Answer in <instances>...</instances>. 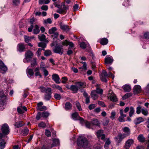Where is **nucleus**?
Instances as JSON below:
<instances>
[{
	"label": "nucleus",
	"instance_id": "9b49d317",
	"mask_svg": "<svg viewBox=\"0 0 149 149\" xmlns=\"http://www.w3.org/2000/svg\"><path fill=\"white\" fill-rule=\"evenodd\" d=\"M102 133L103 131L102 130H99L97 132L96 135L97 137L99 139H101L105 141V135L104 134H102Z\"/></svg>",
	"mask_w": 149,
	"mask_h": 149
},
{
	"label": "nucleus",
	"instance_id": "423d86ee",
	"mask_svg": "<svg viewBox=\"0 0 149 149\" xmlns=\"http://www.w3.org/2000/svg\"><path fill=\"white\" fill-rule=\"evenodd\" d=\"M126 137L125 134L121 133L118 134V135L115 138V141L118 143H120L123 139Z\"/></svg>",
	"mask_w": 149,
	"mask_h": 149
},
{
	"label": "nucleus",
	"instance_id": "7c9ffc66",
	"mask_svg": "<svg viewBox=\"0 0 149 149\" xmlns=\"http://www.w3.org/2000/svg\"><path fill=\"white\" fill-rule=\"evenodd\" d=\"M72 108V104L69 102H67L65 104V108L66 110H71Z\"/></svg>",
	"mask_w": 149,
	"mask_h": 149
},
{
	"label": "nucleus",
	"instance_id": "6ab92c4d",
	"mask_svg": "<svg viewBox=\"0 0 149 149\" xmlns=\"http://www.w3.org/2000/svg\"><path fill=\"white\" fill-rule=\"evenodd\" d=\"M0 69L2 71H3V72H1L2 73L5 72L7 70V67L4 65L3 62L1 61H0Z\"/></svg>",
	"mask_w": 149,
	"mask_h": 149
},
{
	"label": "nucleus",
	"instance_id": "bb28decb",
	"mask_svg": "<svg viewBox=\"0 0 149 149\" xmlns=\"http://www.w3.org/2000/svg\"><path fill=\"white\" fill-rule=\"evenodd\" d=\"M95 86L96 88L95 91L97 93L99 94L102 95L103 93V90L102 89L99 88L100 85L97 84Z\"/></svg>",
	"mask_w": 149,
	"mask_h": 149
},
{
	"label": "nucleus",
	"instance_id": "2eb2a0df",
	"mask_svg": "<svg viewBox=\"0 0 149 149\" xmlns=\"http://www.w3.org/2000/svg\"><path fill=\"white\" fill-rule=\"evenodd\" d=\"M134 140L132 139H129L126 142L125 148L127 149H129L131 145L134 143Z\"/></svg>",
	"mask_w": 149,
	"mask_h": 149
},
{
	"label": "nucleus",
	"instance_id": "2f4dec72",
	"mask_svg": "<svg viewBox=\"0 0 149 149\" xmlns=\"http://www.w3.org/2000/svg\"><path fill=\"white\" fill-rule=\"evenodd\" d=\"M123 88L125 92H128L131 90V87L130 85L126 84L123 86Z\"/></svg>",
	"mask_w": 149,
	"mask_h": 149
},
{
	"label": "nucleus",
	"instance_id": "a19ab883",
	"mask_svg": "<svg viewBox=\"0 0 149 149\" xmlns=\"http://www.w3.org/2000/svg\"><path fill=\"white\" fill-rule=\"evenodd\" d=\"M29 131L28 129L27 128H25L22 130L21 133L24 136H25L28 134Z\"/></svg>",
	"mask_w": 149,
	"mask_h": 149
},
{
	"label": "nucleus",
	"instance_id": "7ed1b4c3",
	"mask_svg": "<svg viewBox=\"0 0 149 149\" xmlns=\"http://www.w3.org/2000/svg\"><path fill=\"white\" fill-rule=\"evenodd\" d=\"M108 97L109 99L113 102H116L118 101V99L116 95L111 90H109L108 94Z\"/></svg>",
	"mask_w": 149,
	"mask_h": 149
},
{
	"label": "nucleus",
	"instance_id": "cd10ccee",
	"mask_svg": "<svg viewBox=\"0 0 149 149\" xmlns=\"http://www.w3.org/2000/svg\"><path fill=\"white\" fill-rule=\"evenodd\" d=\"M70 89L74 92V93H77L79 89L78 86L76 85H72L70 87Z\"/></svg>",
	"mask_w": 149,
	"mask_h": 149
},
{
	"label": "nucleus",
	"instance_id": "6e6552de",
	"mask_svg": "<svg viewBox=\"0 0 149 149\" xmlns=\"http://www.w3.org/2000/svg\"><path fill=\"white\" fill-rule=\"evenodd\" d=\"M113 61V59L111 56L107 55L106 56L104 59L105 64L107 65H111Z\"/></svg>",
	"mask_w": 149,
	"mask_h": 149
},
{
	"label": "nucleus",
	"instance_id": "473e14b6",
	"mask_svg": "<svg viewBox=\"0 0 149 149\" xmlns=\"http://www.w3.org/2000/svg\"><path fill=\"white\" fill-rule=\"evenodd\" d=\"M137 139L139 142L141 143L144 142L145 140V138L142 134H140L138 136Z\"/></svg>",
	"mask_w": 149,
	"mask_h": 149
},
{
	"label": "nucleus",
	"instance_id": "774afa93",
	"mask_svg": "<svg viewBox=\"0 0 149 149\" xmlns=\"http://www.w3.org/2000/svg\"><path fill=\"white\" fill-rule=\"evenodd\" d=\"M144 36L146 39H149V32L145 33L144 34Z\"/></svg>",
	"mask_w": 149,
	"mask_h": 149
},
{
	"label": "nucleus",
	"instance_id": "f03ea898",
	"mask_svg": "<svg viewBox=\"0 0 149 149\" xmlns=\"http://www.w3.org/2000/svg\"><path fill=\"white\" fill-rule=\"evenodd\" d=\"M88 144V141L85 137L80 136L78 138L77 144L78 146L84 148L87 146Z\"/></svg>",
	"mask_w": 149,
	"mask_h": 149
},
{
	"label": "nucleus",
	"instance_id": "9d476101",
	"mask_svg": "<svg viewBox=\"0 0 149 149\" xmlns=\"http://www.w3.org/2000/svg\"><path fill=\"white\" fill-rule=\"evenodd\" d=\"M43 103L42 102H40L38 103L36 109L37 110L40 111H43L47 109L46 107L42 106Z\"/></svg>",
	"mask_w": 149,
	"mask_h": 149
},
{
	"label": "nucleus",
	"instance_id": "0e129e2a",
	"mask_svg": "<svg viewBox=\"0 0 149 149\" xmlns=\"http://www.w3.org/2000/svg\"><path fill=\"white\" fill-rule=\"evenodd\" d=\"M80 46L83 49H85L86 47V44L83 42L80 43Z\"/></svg>",
	"mask_w": 149,
	"mask_h": 149
},
{
	"label": "nucleus",
	"instance_id": "5fc2aeb1",
	"mask_svg": "<svg viewBox=\"0 0 149 149\" xmlns=\"http://www.w3.org/2000/svg\"><path fill=\"white\" fill-rule=\"evenodd\" d=\"M38 38L40 41H44L45 39L46 36L45 35L42 34L40 36H39Z\"/></svg>",
	"mask_w": 149,
	"mask_h": 149
},
{
	"label": "nucleus",
	"instance_id": "864d4df0",
	"mask_svg": "<svg viewBox=\"0 0 149 149\" xmlns=\"http://www.w3.org/2000/svg\"><path fill=\"white\" fill-rule=\"evenodd\" d=\"M134 112V109L132 107H131L130 108V111L129 112V116L130 117L132 116Z\"/></svg>",
	"mask_w": 149,
	"mask_h": 149
},
{
	"label": "nucleus",
	"instance_id": "680f3d73",
	"mask_svg": "<svg viewBox=\"0 0 149 149\" xmlns=\"http://www.w3.org/2000/svg\"><path fill=\"white\" fill-rule=\"evenodd\" d=\"M81 63L83 64V65L81 68H79V69L82 68L84 70H86L87 69L86 64L85 62H81Z\"/></svg>",
	"mask_w": 149,
	"mask_h": 149
},
{
	"label": "nucleus",
	"instance_id": "ddd939ff",
	"mask_svg": "<svg viewBox=\"0 0 149 149\" xmlns=\"http://www.w3.org/2000/svg\"><path fill=\"white\" fill-rule=\"evenodd\" d=\"M60 26L61 29L63 31L68 32L70 30L69 26L67 25L61 23L60 24Z\"/></svg>",
	"mask_w": 149,
	"mask_h": 149
},
{
	"label": "nucleus",
	"instance_id": "4d7b16f0",
	"mask_svg": "<svg viewBox=\"0 0 149 149\" xmlns=\"http://www.w3.org/2000/svg\"><path fill=\"white\" fill-rule=\"evenodd\" d=\"M142 109L140 106H139L137 107L136 113L137 114H139L141 112V109Z\"/></svg>",
	"mask_w": 149,
	"mask_h": 149
},
{
	"label": "nucleus",
	"instance_id": "13d9d810",
	"mask_svg": "<svg viewBox=\"0 0 149 149\" xmlns=\"http://www.w3.org/2000/svg\"><path fill=\"white\" fill-rule=\"evenodd\" d=\"M38 46L42 48H45L46 47V45L44 42H41L38 43Z\"/></svg>",
	"mask_w": 149,
	"mask_h": 149
},
{
	"label": "nucleus",
	"instance_id": "dca6fc26",
	"mask_svg": "<svg viewBox=\"0 0 149 149\" xmlns=\"http://www.w3.org/2000/svg\"><path fill=\"white\" fill-rule=\"evenodd\" d=\"M141 91V88L139 85H136L134 87V93L136 94L139 93Z\"/></svg>",
	"mask_w": 149,
	"mask_h": 149
},
{
	"label": "nucleus",
	"instance_id": "b1692460",
	"mask_svg": "<svg viewBox=\"0 0 149 149\" xmlns=\"http://www.w3.org/2000/svg\"><path fill=\"white\" fill-rule=\"evenodd\" d=\"M75 84L78 86V89L84 88L86 86V83L85 82H77L75 83Z\"/></svg>",
	"mask_w": 149,
	"mask_h": 149
},
{
	"label": "nucleus",
	"instance_id": "603ef678",
	"mask_svg": "<svg viewBox=\"0 0 149 149\" xmlns=\"http://www.w3.org/2000/svg\"><path fill=\"white\" fill-rule=\"evenodd\" d=\"M56 27H53L49 30V33L50 34H52L56 31Z\"/></svg>",
	"mask_w": 149,
	"mask_h": 149
},
{
	"label": "nucleus",
	"instance_id": "c9c22d12",
	"mask_svg": "<svg viewBox=\"0 0 149 149\" xmlns=\"http://www.w3.org/2000/svg\"><path fill=\"white\" fill-rule=\"evenodd\" d=\"M111 144V141L109 138L107 139L104 145V147L105 149H109V146Z\"/></svg>",
	"mask_w": 149,
	"mask_h": 149
},
{
	"label": "nucleus",
	"instance_id": "a211bd4d",
	"mask_svg": "<svg viewBox=\"0 0 149 149\" xmlns=\"http://www.w3.org/2000/svg\"><path fill=\"white\" fill-rule=\"evenodd\" d=\"M17 49L20 52H22L24 51L25 48L24 44L22 43L19 44L17 46Z\"/></svg>",
	"mask_w": 149,
	"mask_h": 149
},
{
	"label": "nucleus",
	"instance_id": "f257e3e1",
	"mask_svg": "<svg viewBox=\"0 0 149 149\" xmlns=\"http://www.w3.org/2000/svg\"><path fill=\"white\" fill-rule=\"evenodd\" d=\"M7 97L3 91L0 92V110H3L5 107L6 104Z\"/></svg>",
	"mask_w": 149,
	"mask_h": 149
},
{
	"label": "nucleus",
	"instance_id": "e433bc0d",
	"mask_svg": "<svg viewBox=\"0 0 149 149\" xmlns=\"http://www.w3.org/2000/svg\"><path fill=\"white\" fill-rule=\"evenodd\" d=\"M6 142L3 139L0 140V149H3L5 146Z\"/></svg>",
	"mask_w": 149,
	"mask_h": 149
},
{
	"label": "nucleus",
	"instance_id": "c85d7f7f",
	"mask_svg": "<svg viewBox=\"0 0 149 149\" xmlns=\"http://www.w3.org/2000/svg\"><path fill=\"white\" fill-rule=\"evenodd\" d=\"M26 71L27 75L29 77H30L32 76L34 74L33 70L32 69L28 68Z\"/></svg>",
	"mask_w": 149,
	"mask_h": 149
},
{
	"label": "nucleus",
	"instance_id": "4468645a",
	"mask_svg": "<svg viewBox=\"0 0 149 149\" xmlns=\"http://www.w3.org/2000/svg\"><path fill=\"white\" fill-rule=\"evenodd\" d=\"M38 88L40 89L41 92L43 93L50 92L51 91H52V89L51 88L49 87L45 88L43 86H40Z\"/></svg>",
	"mask_w": 149,
	"mask_h": 149
},
{
	"label": "nucleus",
	"instance_id": "ea45409f",
	"mask_svg": "<svg viewBox=\"0 0 149 149\" xmlns=\"http://www.w3.org/2000/svg\"><path fill=\"white\" fill-rule=\"evenodd\" d=\"M25 42L26 43H28L30 41H31V39L33 38L34 37V36L32 37H29L27 36H24Z\"/></svg>",
	"mask_w": 149,
	"mask_h": 149
},
{
	"label": "nucleus",
	"instance_id": "bf43d9fd",
	"mask_svg": "<svg viewBox=\"0 0 149 149\" xmlns=\"http://www.w3.org/2000/svg\"><path fill=\"white\" fill-rule=\"evenodd\" d=\"M54 97L56 100H60L61 98L60 95L58 93H55L54 94Z\"/></svg>",
	"mask_w": 149,
	"mask_h": 149
},
{
	"label": "nucleus",
	"instance_id": "de8ad7c7",
	"mask_svg": "<svg viewBox=\"0 0 149 149\" xmlns=\"http://www.w3.org/2000/svg\"><path fill=\"white\" fill-rule=\"evenodd\" d=\"M116 115V113L115 111H112L111 113V115L110 116V118L112 120H114L115 118V116Z\"/></svg>",
	"mask_w": 149,
	"mask_h": 149
},
{
	"label": "nucleus",
	"instance_id": "f8f14e48",
	"mask_svg": "<svg viewBox=\"0 0 149 149\" xmlns=\"http://www.w3.org/2000/svg\"><path fill=\"white\" fill-rule=\"evenodd\" d=\"M33 54L31 51H28L25 53V58L28 61H29L31 59Z\"/></svg>",
	"mask_w": 149,
	"mask_h": 149
},
{
	"label": "nucleus",
	"instance_id": "39448f33",
	"mask_svg": "<svg viewBox=\"0 0 149 149\" xmlns=\"http://www.w3.org/2000/svg\"><path fill=\"white\" fill-rule=\"evenodd\" d=\"M72 118L74 120H79L80 123L84 121V119L81 117H80L77 112H75L72 114Z\"/></svg>",
	"mask_w": 149,
	"mask_h": 149
},
{
	"label": "nucleus",
	"instance_id": "09e8293b",
	"mask_svg": "<svg viewBox=\"0 0 149 149\" xmlns=\"http://www.w3.org/2000/svg\"><path fill=\"white\" fill-rule=\"evenodd\" d=\"M142 113L145 116H147L148 114V112L147 109H141Z\"/></svg>",
	"mask_w": 149,
	"mask_h": 149
},
{
	"label": "nucleus",
	"instance_id": "8fccbe9b",
	"mask_svg": "<svg viewBox=\"0 0 149 149\" xmlns=\"http://www.w3.org/2000/svg\"><path fill=\"white\" fill-rule=\"evenodd\" d=\"M40 69L41 70H43L46 69V66L45 63L42 62L41 63L40 65Z\"/></svg>",
	"mask_w": 149,
	"mask_h": 149
},
{
	"label": "nucleus",
	"instance_id": "4c0bfd02",
	"mask_svg": "<svg viewBox=\"0 0 149 149\" xmlns=\"http://www.w3.org/2000/svg\"><path fill=\"white\" fill-rule=\"evenodd\" d=\"M24 124L22 123V122L19 121L18 122H16L14 124V125L15 127L19 128L20 127L23 126Z\"/></svg>",
	"mask_w": 149,
	"mask_h": 149
},
{
	"label": "nucleus",
	"instance_id": "72a5a7b5",
	"mask_svg": "<svg viewBox=\"0 0 149 149\" xmlns=\"http://www.w3.org/2000/svg\"><path fill=\"white\" fill-rule=\"evenodd\" d=\"M39 27L38 25H36L34 29L33 30V33L34 34H37L40 32Z\"/></svg>",
	"mask_w": 149,
	"mask_h": 149
},
{
	"label": "nucleus",
	"instance_id": "0eeeda50",
	"mask_svg": "<svg viewBox=\"0 0 149 149\" xmlns=\"http://www.w3.org/2000/svg\"><path fill=\"white\" fill-rule=\"evenodd\" d=\"M62 8H60L57 10L56 12L60 14H65L67 11L66 10L68 9L69 6H65V5H63Z\"/></svg>",
	"mask_w": 149,
	"mask_h": 149
},
{
	"label": "nucleus",
	"instance_id": "f3484780",
	"mask_svg": "<svg viewBox=\"0 0 149 149\" xmlns=\"http://www.w3.org/2000/svg\"><path fill=\"white\" fill-rule=\"evenodd\" d=\"M52 79L57 84H59L60 78L59 76L56 74H53L52 75Z\"/></svg>",
	"mask_w": 149,
	"mask_h": 149
},
{
	"label": "nucleus",
	"instance_id": "338daca9",
	"mask_svg": "<svg viewBox=\"0 0 149 149\" xmlns=\"http://www.w3.org/2000/svg\"><path fill=\"white\" fill-rule=\"evenodd\" d=\"M45 134L48 137H49L51 135V133L50 131L48 130L45 131Z\"/></svg>",
	"mask_w": 149,
	"mask_h": 149
},
{
	"label": "nucleus",
	"instance_id": "a878e982",
	"mask_svg": "<svg viewBox=\"0 0 149 149\" xmlns=\"http://www.w3.org/2000/svg\"><path fill=\"white\" fill-rule=\"evenodd\" d=\"M123 131L125 133L124 134H125V136H129L130 133V130L129 128L127 127H125L123 128Z\"/></svg>",
	"mask_w": 149,
	"mask_h": 149
},
{
	"label": "nucleus",
	"instance_id": "aec40b11",
	"mask_svg": "<svg viewBox=\"0 0 149 149\" xmlns=\"http://www.w3.org/2000/svg\"><path fill=\"white\" fill-rule=\"evenodd\" d=\"M51 94L52 91L45 93L44 96V99L47 101L49 100L52 97Z\"/></svg>",
	"mask_w": 149,
	"mask_h": 149
},
{
	"label": "nucleus",
	"instance_id": "a18cd8bd",
	"mask_svg": "<svg viewBox=\"0 0 149 149\" xmlns=\"http://www.w3.org/2000/svg\"><path fill=\"white\" fill-rule=\"evenodd\" d=\"M39 3L40 4H48L50 2L49 0H39Z\"/></svg>",
	"mask_w": 149,
	"mask_h": 149
},
{
	"label": "nucleus",
	"instance_id": "4be33fe9",
	"mask_svg": "<svg viewBox=\"0 0 149 149\" xmlns=\"http://www.w3.org/2000/svg\"><path fill=\"white\" fill-rule=\"evenodd\" d=\"M95 90H93L91 92V96L93 100H96L98 97V95Z\"/></svg>",
	"mask_w": 149,
	"mask_h": 149
},
{
	"label": "nucleus",
	"instance_id": "1a4fd4ad",
	"mask_svg": "<svg viewBox=\"0 0 149 149\" xmlns=\"http://www.w3.org/2000/svg\"><path fill=\"white\" fill-rule=\"evenodd\" d=\"M53 51L54 53L59 54L61 55L63 54V52L62 47L59 46H56Z\"/></svg>",
	"mask_w": 149,
	"mask_h": 149
},
{
	"label": "nucleus",
	"instance_id": "052dcab7",
	"mask_svg": "<svg viewBox=\"0 0 149 149\" xmlns=\"http://www.w3.org/2000/svg\"><path fill=\"white\" fill-rule=\"evenodd\" d=\"M76 105L79 111H82V109L81 108L80 104L78 102H76Z\"/></svg>",
	"mask_w": 149,
	"mask_h": 149
},
{
	"label": "nucleus",
	"instance_id": "3c124183",
	"mask_svg": "<svg viewBox=\"0 0 149 149\" xmlns=\"http://www.w3.org/2000/svg\"><path fill=\"white\" fill-rule=\"evenodd\" d=\"M132 93H126L123 97L122 98L123 100L126 99L128 97L132 96Z\"/></svg>",
	"mask_w": 149,
	"mask_h": 149
},
{
	"label": "nucleus",
	"instance_id": "c756f323",
	"mask_svg": "<svg viewBox=\"0 0 149 149\" xmlns=\"http://www.w3.org/2000/svg\"><path fill=\"white\" fill-rule=\"evenodd\" d=\"M108 42V40L106 38H103L100 40V43L103 45H107Z\"/></svg>",
	"mask_w": 149,
	"mask_h": 149
},
{
	"label": "nucleus",
	"instance_id": "69168bd1",
	"mask_svg": "<svg viewBox=\"0 0 149 149\" xmlns=\"http://www.w3.org/2000/svg\"><path fill=\"white\" fill-rule=\"evenodd\" d=\"M98 104L100 106H102V107H105L106 106L104 102H103L98 101Z\"/></svg>",
	"mask_w": 149,
	"mask_h": 149
},
{
	"label": "nucleus",
	"instance_id": "49530a36",
	"mask_svg": "<svg viewBox=\"0 0 149 149\" xmlns=\"http://www.w3.org/2000/svg\"><path fill=\"white\" fill-rule=\"evenodd\" d=\"M52 54L51 51L49 50H47L45 52L44 54L45 56H50Z\"/></svg>",
	"mask_w": 149,
	"mask_h": 149
},
{
	"label": "nucleus",
	"instance_id": "393cba45",
	"mask_svg": "<svg viewBox=\"0 0 149 149\" xmlns=\"http://www.w3.org/2000/svg\"><path fill=\"white\" fill-rule=\"evenodd\" d=\"M35 19L34 18H32L30 20V22L31 24V25L30 27L28 28V31L29 32H31L32 31L33 29V24L34 22L35 21Z\"/></svg>",
	"mask_w": 149,
	"mask_h": 149
},
{
	"label": "nucleus",
	"instance_id": "6e6d98bb",
	"mask_svg": "<svg viewBox=\"0 0 149 149\" xmlns=\"http://www.w3.org/2000/svg\"><path fill=\"white\" fill-rule=\"evenodd\" d=\"M126 116V115H120V116L119 117L118 119L119 121L120 122H124L125 120L124 119V118Z\"/></svg>",
	"mask_w": 149,
	"mask_h": 149
},
{
	"label": "nucleus",
	"instance_id": "f704fd0d",
	"mask_svg": "<svg viewBox=\"0 0 149 149\" xmlns=\"http://www.w3.org/2000/svg\"><path fill=\"white\" fill-rule=\"evenodd\" d=\"M53 143L51 147V148L58 145L59 144V140L58 139H54L53 140Z\"/></svg>",
	"mask_w": 149,
	"mask_h": 149
},
{
	"label": "nucleus",
	"instance_id": "58836bf2",
	"mask_svg": "<svg viewBox=\"0 0 149 149\" xmlns=\"http://www.w3.org/2000/svg\"><path fill=\"white\" fill-rule=\"evenodd\" d=\"M80 123L82 124L85 123L86 126V127L90 128L91 127V123H90L89 122L85 120H84V121L82 122H81Z\"/></svg>",
	"mask_w": 149,
	"mask_h": 149
},
{
	"label": "nucleus",
	"instance_id": "79ce46f5",
	"mask_svg": "<svg viewBox=\"0 0 149 149\" xmlns=\"http://www.w3.org/2000/svg\"><path fill=\"white\" fill-rule=\"evenodd\" d=\"M91 123L93 125L98 126H100V124L97 119H95L93 120L91 122Z\"/></svg>",
	"mask_w": 149,
	"mask_h": 149
},
{
	"label": "nucleus",
	"instance_id": "20e7f679",
	"mask_svg": "<svg viewBox=\"0 0 149 149\" xmlns=\"http://www.w3.org/2000/svg\"><path fill=\"white\" fill-rule=\"evenodd\" d=\"M1 130L3 133L5 135L8 134L10 132L9 126L6 123L2 125Z\"/></svg>",
	"mask_w": 149,
	"mask_h": 149
},
{
	"label": "nucleus",
	"instance_id": "c03bdc74",
	"mask_svg": "<svg viewBox=\"0 0 149 149\" xmlns=\"http://www.w3.org/2000/svg\"><path fill=\"white\" fill-rule=\"evenodd\" d=\"M38 126L42 128H45L46 126V124L43 122H41L38 124Z\"/></svg>",
	"mask_w": 149,
	"mask_h": 149
},
{
	"label": "nucleus",
	"instance_id": "e2e57ef3",
	"mask_svg": "<svg viewBox=\"0 0 149 149\" xmlns=\"http://www.w3.org/2000/svg\"><path fill=\"white\" fill-rule=\"evenodd\" d=\"M49 113L47 112H44L42 114V116L43 117L46 118L48 117Z\"/></svg>",
	"mask_w": 149,
	"mask_h": 149
},
{
	"label": "nucleus",
	"instance_id": "37998d69",
	"mask_svg": "<svg viewBox=\"0 0 149 149\" xmlns=\"http://www.w3.org/2000/svg\"><path fill=\"white\" fill-rule=\"evenodd\" d=\"M37 65L36 63V58H33L31 61V67L35 66Z\"/></svg>",
	"mask_w": 149,
	"mask_h": 149
},
{
	"label": "nucleus",
	"instance_id": "412c9836",
	"mask_svg": "<svg viewBox=\"0 0 149 149\" xmlns=\"http://www.w3.org/2000/svg\"><path fill=\"white\" fill-rule=\"evenodd\" d=\"M62 45L66 46L69 45L71 47H74V44L72 42L68 41L67 40H65L63 42Z\"/></svg>",
	"mask_w": 149,
	"mask_h": 149
},
{
	"label": "nucleus",
	"instance_id": "5701e85b",
	"mask_svg": "<svg viewBox=\"0 0 149 149\" xmlns=\"http://www.w3.org/2000/svg\"><path fill=\"white\" fill-rule=\"evenodd\" d=\"M144 121L143 118L141 117H139L136 118L134 120V122L136 125L140 124Z\"/></svg>",
	"mask_w": 149,
	"mask_h": 149
}]
</instances>
